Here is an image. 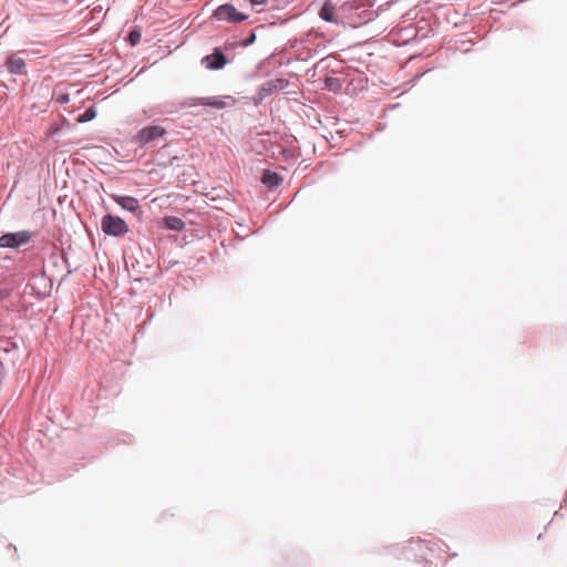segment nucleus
Wrapping results in <instances>:
<instances>
[{"label":"nucleus","mask_w":567,"mask_h":567,"mask_svg":"<svg viewBox=\"0 0 567 567\" xmlns=\"http://www.w3.org/2000/svg\"><path fill=\"white\" fill-rule=\"evenodd\" d=\"M213 17L218 21L228 23H240L248 19V14L238 11L231 3H225L217 7Z\"/></svg>","instance_id":"nucleus-2"},{"label":"nucleus","mask_w":567,"mask_h":567,"mask_svg":"<svg viewBox=\"0 0 567 567\" xmlns=\"http://www.w3.org/2000/svg\"><path fill=\"white\" fill-rule=\"evenodd\" d=\"M564 503H565V505H566V507H567V493H566V495H565V497H564Z\"/></svg>","instance_id":"nucleus-19"},{"label":"nucleus","mask_w":567,"mask_h":567,"mask_svg":"<svg viewBox=\"0 0 567 567\" xmlns=\"http://www.w3.org/2000/svg\"><path fill=\"white\" fill-rule=\"evenodd\" d=\"M255 34L252 33L251 37L246 41V44H250L255 41Z\"/></svg>","instance_id":"nucleus-17"},{"label":"nucleus","mask_w":567,"mask_h":567,"mask_svg":"<svg viewBox=\"0 0 567 567\" xmlns=\"http://www.w3.org/2000/svg\"><path fill=\"white\" fill-rule=\"evenodd\" d=\"M251 7L254 8H257V7H264L268 3V0H249Z\"/></svg>","instance_id":"nucleus-14"},{"label":"nucleus","mask_w":567,"mask_h":567,"mask_svg":"<svg viewBox=\"0 0 567 567\" xmlns=\"http://www.w3.org/2000/svg\"><path fill=\"white\" fill-rule=\"evenodd\" d=\"M101 229L109 236L120 237L128 233L130 228L124 219L107 214L101 219Z\"/></svg>","instance_id":"nucleus-1"},{"label":"nucleus","mask_w":567,"mask_h":567,"mask_svg":"<svg viewBox=\"0 0 567 567\" xmlns=\"http://www.w3.org/2000/svg\"><path fill=\"white\" fill-rule=\"evenodd\" d=\"M165 226L173 230H182L185 227V223L175 216H168L164 219Z\"/></svg>","instance_id":"nucleus-12"},{"label":"nucleus","mask_w":567,"mask_h":567,"mask_svg":"<svg viewBox=\"0 0 567 567\" xmlns=\"http://www.w3.org/2000/svg\"><path fill=\"white\" fill-rule=\"evenodd\" d=\"M286 84H287V81L284 79L271 80V81L266 82L261 86V92L265 94H270L272 91L285 89Z\"/></svg>","instance_id":"nucleus-10"},{"label":"nucleus","mask_w":567,"mask_h":567,"mask_svg":"<svg viewBox=\"0 0 567 567\" xmlns=\"http://www.w3.org/2000/svg\"><path fill=\"white\" fill-rule=\"evenodd\" d=\"M31 234L28 230L18 233H8L0 237V247L17 248L30 241Z\"/></svg>","instance_id":"nucleus-4"},{"label":"nucleus","mask_w":567,"mask_h":567,"mask_svg":"<svg viewBox=\"0 0 567 567\" xmlns=\"http://www.w3.org/2000/svg\"><path fill=\"white\" fill-rule=\"evenodd\" d=\"M344 7L349 6L350 8H353V3L351 1H347L343 3Z\"/></svg>","instance_id":"nucleus-18"},{"label":"nucleus","mask_w":567,"mask_h":567,"mask_svg":"<svg viewBox=\"0 0 567 567\" xmlns=\"http://www.w3.org/2000/svg\"><path fill=\"white\" fill-rule=\"evenodd\" d=\"M261 182L266 186L272 188L277 187L282 182V178L275 172L266 171L262 175Z\"/></svg>","instance_id":"nucleus-11"},{"label":"nucleus","mask_w":567,"mask_h":567,"mask_svg":"<svg viewBox=\"0 0 567 567\" xmlns=\"http://www.w3.org/2000/svg\"><path fill=\"white\" fill-rule=\"evenodd\" d=\"M336 6L332 3V1H326L323 6L321 7L319 11V17L328 22H338L336 14Z\"/></svg>","instance_id":"nucleus-9"},{"label":"nucleus","mask_w":567,"mask_h":567,"mask_svg":"<svg viewBox=\"0 0 567 567\" xmlns=\"http://www.w3.org/2000/svg\"><path fill=\"white\" fill-rule=\"evenodd\" d=\"M188 106L206 105L215 109H224L226 103L217 96L192 97L186 102Z\"/></svg>","instance_id":"nucleus-6"},{"label":"nucleus","mask_w":567,"mask_h":567,"mask_svg":"<svg viewBox=\"0 0 567 567\" xmlns=\"http://www.w3.org/2000/svg\"><path fill=\"white\" fill-rule=\"evenodd\" d=\"M8 297V293L4 290H0V301L6 299Z\"/></svg>","instance_id":"nucleus-16"},{"label":"nucleus","mask_w":567,"mask_h":567,"mask_svg":"<svg viewBox=\"0 0 567 567\" xmlns=\"http://www.w3.org/2000/svg\"><path fill=\"white\" fill-rule=\"evenodd\" d=\"M203 63H205L207 69L219 70L225 66L227 60L225 54L219 49H215L214 53L206 55L203 59Z\"/></svg>","instance_id":"nucleus-5"},{"label":"nucleus","mask_w":567,"mask_h":567,"mask_svg":"<svg viewBox=\"0 0 567 567\" xmlns=\"http://www.w3.org/2000/svg\"><path fill=\"white\" fill-rule=\"evenodd\" d=\"M95 117V111L93 107L87 109L80 117V122H87Z\"/></svg>","instance_id":"nucleus-13"},{"label":"nucleus","mask_w":567,"mask_h":567,"mask_svg":"<svg viewBox=\"0 0 567 567\" xmlns=\"http://www.w3.org/2000/svg\"><path fill=\"white\" fill-rule=\"evenodd\" d=\"M7 69L12 74H23L25 73V62L24 59L19 55V53L11 54L6 62Z\"/></svg>","instance_id":"nucleus-7"},{"label":"nucleus","mask_w":567,"mask_h":567,"mask_svg":"<svg viewBox=\"0 0 567 567\" xmlns=\"http://www.w3.org/2000/svg\"><path fill=\"white\" fill-rule=\"evenodd\" d=\"M166 135V130L161 125H150L140 130L135 136V142L140 145L150 144Z\"/></svg>","instance_id":"nucleus-3"},{"label":"nucleus","mask_w":567,"mask_h":567,"mask_svg":"<svg viewBox=\"0 0 567 567\" xmlns=\"http://www.w3.org/2000/svg\"><path fill=\"white\" fill-rule=\"evenodd\" d=\"M130 39H131L132 43L135 44L140 39V34L137 32H131Z\"/></svg>","instance_id":"nucleus-15"},{"label":"nucleus","mask_w":567,"mask_h":567,"mask_svg":"<svg viewBox=\"0 0 567 567\" xmlns=\"http://www.w3.org/2000/svg\"><path fill=\"white\" fill-rule=\"evenodd\" d=\"M112 198L125 210L134 213L140 208V203L135 197L114 194Z\"/></svg>","instance_id":"nucleus-8"}]
</instances>
